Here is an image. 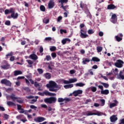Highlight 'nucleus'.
Here are the masks:
<instances>
[{
	"instance_id": "6e6d98bb",
	"label": "nucleus",
	"mask_w": 124,
	"mask_h": 124,
	"mask_svg": "<svg viewBox=\"0 0 124 124\" xmlns=\"http://www.w3.org/2000/svg\"><path fill=\"white\" fill-rule=\"evenodd\" d=\"M30 108H31V109H34V110H36V109H37V107H36L34 105L30 106Z\"/></svg>"
},
{
	"instance_id": "2eb2a0df",
	"label": "nucleus",
	"mask_w": 124,
	"mask_h": 124,
	"mask_svg": "<svg viewBox=\"0 0 124 124\" xmlns=\"http://www.w3.org/2000/svg\"><path fill=\"white\" fill-rule=\"evenodd\" d=\"M34 85L35 88H38V91H39L40 92H41V91H42V89H40V88H41V86L39 85V83H38V82H37V81H35Z\"/></svg>"
},
{
	"instance_id": "72a5a7b5",
	"label": "nucleus",
	"mask_w": 124,
	"mask_h": 124,
	"mask_svg": "<svg viewBox=\"0 0 124 124\" xmlns=\"http://www.w3.org/2000/svg\"><path fill=\"white\" fill-rule=\"evenodd\" d=\"M10 98L12 100H16V99H18V98L16 97H15V95L13 94L10 96Z\"/></svg>"
},
{
	"instance_id": "f704fd0d",
	"label": "nucleus",
	"mask_w": 124,
	"mask_h": 124,
	"mask_svg": "<svg viewBox=\"0 0 124 124\" xmlns=\"http://www.w3.org/2000/svg\"><path fill=\"white\" fill-rule=\"evenodd\" d=\"M87 32L88 34H93L94 33V31H93V29H90L88 30Z\"/></svg>"
},
{
	"instance_id": "69168bd1",
	"label": "nucleus",
	"mask_w": 124,
	"mask_h": 124,
	"mask_svg": "<svg viewBox=\"0 0 124 124\" xmlns=\"http://www.w3.org/2000/svg\"><path fill=\"white\" fill-rule=\"evenodd\" d=\"M62 43L63 44V45H64V44H66V39H63L62 41Z\"/></svg>"
},
{
	"instance_id": "7c9ffc66",
	"label": "nucleus",
	"mask_w": 124,
	"mask_h": 124,
	"mask_svg": "<svg viewBox=\"0 0 124 124\" xmlns=\"http://www.w3.org/2000/svg\"><path fill=\"white\" fill-rule=\"evenodd\" d=\"M41 11H43V12H45V10H46V8H45V6L43 5H41L40 7Z\"/></svg>"
},
{
	"instance_id": "864d4df0",
	"label": "nucleus",
	"mask_w": 124,
	"mask_h": 124,
	"mask_svg": "<svg viewBox=\"0 0 124 124\" xmlns=\"http://www.w3.org/2000/svg\"><path fill=\"white\" fill-rule=\"evenodd\" d=\"M45 40L46 41H51V40H52V38L50 37H46V38L45 39Z\"/></svg>"
},
{
	"instance_id": "f03ea898",
	"label": "nucleus",
	"mask_w": 124,
	"mask_h": 124,
	"mask_svg": "<svg viewBox=\"0 0 124 124\" xmlns=\"http://www.w3.org/2000/svg\"><path fill=\"white\" fill-rule=\"evenodd\" d=\"M57 102V98L55 97H50L49 98H46L44 99V102L45 103H48L52 104V103H56Z\"/></svg>"
},
{
	"instance_id": "052dcab7",
	"label": "nucleus",
	"mask_w": 124,
	"mask_h": 124,
	"mask_svg": "<svg viewBox=\"0 0 124 124\" xmlns=\"http://www.w3.org/2000/svg\"><path fill=\"white\" fill-rule=\"evenodd\" d=\"M0 111L3 112L5 111V108L3 107L0 106Z\"/></svg>"
},
{
	"instance_id": "bb28decb",
	"label": "nucleus",
	"mask_w": 124,
	"mask_h": 124,
	"mask_svg": "<svg viewBox=\"0 0 124 124\" xmlns=\"http://www.w3.org/2000/svg\"><path fill=\"white\" fill-rule=\"evenodd\" d=\"M64 88H65V89H71V88H73V84L64 85Z\"/></svg>"
},
{
	"instance_id": "7ed1b4c3",
	"label": "nucleus",
	"mask_w": 124,
	"mask_h": 124,
	"mask_svg": "<svg viewBox=\"0 0 124 124\" xmlns=\"http://www.w3.org/2000/svg\"><path fill=\"white\" fill-rule=\"evenodd\" d=\"M10 11V13H12L11 15V17L12 18H13V19H17L18 18V13H16L15 14V11H14V9L13 8H11L10 10H9Z\"/></svg>"
},
{
	"instance_id": "bf43d9fd",
	"label": "nucleus",
	"mask_w": 124,
	"mask_h": 124,
	"mask_svg": "<svg viewBox=\"0 0 124 124\" xmlns=\"http://www.w3.org/2000/svg\"><path fill=\"white\" fill-rule=\"evenodd\" d=\"M10 61L11 62H14V61H15V57L14 56H11Z\"/></svg>"
},
{
	"instance_id": "4c0bfd02",
	"label": "nucleus",
	"mask_w": 124,
	"mask_h": 124,
	"mask_svg": "<svg viewBox=\"0 0 124 124\" xmlns=\"http://www.w3.org/2000/svg\"><path fill=\"white\" fill-rule=\"evenodd\" d=\"M59 2H61V3H67L68 0H59Z\"/></svg>"
},
{
	"instance_id": "774afa93",
	"label": "nucleus",
	"mask_w": 124,
	"mask_h": 124,
	"mask_svg": "<svg viewBox=\"0 0 124 124\" xmlns=\"http://www.w3.org/2000/svg\"><path fill=\"white\" fill-rule=\"evenodd\" d=\"M119 124H124V118L120 120Z\"/></svg>"
},
{
	"instance_id": "0e129e2a",
	"label": "nucleus",
	"mask_w": 124,
	"mask_h": 124,
	"mask_svg": "<svg viewBox=\"0 0 124 124\" xmlns=\"http://www.w3.org/2000/svg\"><path fill=\"white\" fill-rule=\"evenodd\" d=\"M41 107H42V108H45V109H46L47 108V105L45 104L41 105Z\"/></svg>"
},
{
	"instance_id": "473e14b6",
	"label": "nucleus",
	"mask_w": 124,
	"mask_h": 124,
	"mask_svg": "<svg viewBox=\"0 0 124 124\" xmlns=\"http://www.w3.org/2000/svg\"><path fill=\"white\" fill-rule=\"evenodd\" d=\"M100 101L101 103V106H104V105H105V100L104 99H100Z\"/></svg>"
},
{
	"instance_id": "3c124183",
	"label": "nucleus",
	"mask_w": 124,
	"mask_h": 124,
	"mask_svg": "<svg viewBox=\"0 0 124 124\" xmlns=\"http://www.w3.org/2000/svg\"><path fill=\"white\" fill-rule=\"evenodd\" d=\"M96 90H97V89H96V87H92L91 88V91L93 93H95V91H96Z\"/></svg>"
},
{
	"instance_id": "a18cd8bd",
	"label": "nucleus",
	"mask_w": 124,
	"mask_h": 124,
	"mask_svg": "<svg viewBox=\"0 0 124 124\" xmlns=\"http://www.w3.org/2000/svg\"><path fill=\"white\" fill-rule=\"evenodd\" d=\"M76 92L78 94V95L82 94L83 93V91H82L81 90H78L76 91Z\"/></svg>"
},
{
	"instance_id": "b1692460",
	"label": "nucleus",
	"mask_w": 124,
	"mask_h": 124,
	"mask_svg": "<svg viewBox=\"0 0 124 124\" xmlns=\"http://www.w3.org/2000/svg\"><path fill=\"white\" fill-rule=\"evenodd\" d=\"M22 71H14V75L15 76H17V75H21L22 74Z\"/></svg>"
},
{
	"instance_id": "f3484780",
	"label": "nucleus",
	"mask_w": 124,
	"mask_h": 124,
	"mask_svg": "<svg viewBox=\"0 0 124 124\" xmlns=\"http://www.w3.org/2000/svg\"><path fill=\"white\" fill-rule=\"evenodd\" d=\"M79 36L81 38H87V37H89V35L87 34V33L81 32Z\"/></svg>"
},
{
	"instance_id": "c756f323",
	"label": "nucleus",
	"mask_w": 124,
	"mask_h": 124,
	"mask_svg": "<svg viewBox=\"0 0 124 124\" xmlns=\"http://www.w3.org/2000/svg\"><path fill=\"white\" fill-rule=\"evenodd\" d=\"M76 87H83V86H85V84L80 82V83H78L76 84Z\"/></svg>"
},
{
	"instance_id": "680f3d73",
	"label": "nucleus",
	"mask_w": 124,
	"mask_h": 124,
	"mask_svg": "<svg viewBox=\"0 0 124 124\" xmlns=\"http://www.w3.org/2000/svg\"><path fill=\"white\" fill-rule=\"evenodd\" d=\"M38 94L39 95H41V96H44V95H45V94L44 93V92H43V93L39 92Z\"/></svg>"
},
{
	"instance_id": "dca6fc26",
	"label": "nucleus",
	"mask_w": 124,
	"mask_h": 124,
	"mask_svg": "<svg viewBox=\"0 0 124 124\" xmlns=\"http://www.w3.org/2000/svg\"><path fill=\"white\" fill-rule=\"evenodd\" d=\"M26 62H28L29 65H28V67H32V64H33V61L30 60H27Z\"/></svg>"
},
{
	"instance_id": "e433bc0d",
	"label": "nucleus",
	"mask_w": 124,
	"mask_h": 124,
	"mask_svg": "<svg viewBox=\"0 0 124 124\" xmlns=\"http://www.w3.org/2000/svg\"><path fill=\"white\" fill-rule=\"evenodd\" d=\"M50 50L51 52H55L57 50V47L56 46H51Z\"/></svg>"
},
{
	"instance_id": "8fccbe9b",
	"label": "nucleus",
	"mask_w": 124,
	"mask_h": 124,
	"mask_svg": "<svg viewBox=\"0 0 124 124\" xmlns=\"http://www.w3.org/2000/svg\"><path fill=\"white\" fill-rule=\"evenodd\" d=\"M51 57L53 59H55V58H57V54L55 52H53L51 53Z\"/></svg>"
},
{
	"instance_id": "aec40b11",
	"label": "nucleus",
	"mask_w": 124,
	"mask_h": 124,
	"mask_svg": "<svg viewBox=\"0 0 124 124\" xmlns=\"http://www.w3.org/2000/svg\"><path fill=\"white\" fill-rule=\"evenodd\" d=\"M80 7L83 10H85V9H87V8H88L87 5L82 3H80Z\"/></svg>"
},
{
	"instance_id": "ddd939ff",
	"label": "nucleus",
	"mask_w": 124,
	"mask_h": 124,
	"mask_svg": "<svg viewBox=\"0 0 124 124\" xmlns=\"http://www.w3.org/2000/svg\"><path fill=\"white\" fill-rule=\"evenodd\" d=\"M110 120L111 123H115L116 121L118 120V117H117L116 115H114L110 117Z\"/></svg>"
},
{
	"instance_id": "49530a36",
	"label": "nucleus",
	"mask_w": 124,
	"mask_h": 124,
	"mask_svg": "<svg viewBox=\"0 0 124 124\" xmlns=\"http://www.w3.org/2000/svg\"><path fill=\"white\" fill-rule=\"evenodd\" d=\"M58 101L59 103L63 102L64 101V99L62 98H58Z\"/></svg>"
},
{
	"instance_id": "cd10ccee",
	"label": "nucleus",
	"mask_w": 124,
	"mask_h": 124,
	"mask_svg": "<svg viewBox=\"0 0 124 124\" xmlns=\"http://www.w3.org/2000/svg\"><path fill=\"white\" fill-rule=\"evenodd\" d=\"M93 115H94V113L92 111H88L86 113V116H93Z\"/></svg>"
},
{
	"instance_id": "0eeeda50",
	"label": "nucleus",
	"mask_w": 124,
	"mask_h": 124,
	"mask_svg": "<svg viewBox=\"0 0 124 124\" xmlns=\"http://www.w3.org/2000/svg\"><path fill=\"white\" fill-rule=\"evenodd\" d=\"M123 36H124L123 33H120L118 34V35L115 36V38L116 41L120 42V41H122V40H123Z\"/></svg>"
},
{
	"instance_id": "2f4dec72",
	"label": "nucleus",
	"mask_w": 124,
	"mask_h": 124,
	"mask_svg": "<svg viewBox=\"0 0 124 124\" xmlns=\"http://www.w3.org/2000/svg\"><path fill=\"white\" fill-rule=\"evenodd\" d=\"M123 71H120V74H119V76L120 77V78L122 79V80H124V76L123 75Z\"/></svg>"
},
{
	"instance_id": "c03bdc74",
	"label": "nucleus",
	"mask_w": 124,
	"mask_h": 124,
	"mask_svg": "<svg viewBox=\"0 0 124 124\" xmlns=\"http://www.w3.org/2000/svg\"><path fill=\"white\" fill-rule=\"evenodd\" d=\"M49 19L44 18L43 22V23H45V24H48V23H49Z\"/></svg>"
},
{
	"instance_id": "4be33fe9",
	"label": "nucleus",
	"mask_w": 124,
	"mask_h": 124,
	"mask_svg": "<svg viewBox=\"0 0 124 124\" xmlns=\"http://www.w3.org/2000/svg\"><path fill=\"white\" fill-rule=\"evenodd\" d=\"M7 104L8 106H16V104L14 103L13 102L8 101L7 102Z\"/></svg>"
},
{
	"instance_id": "5fc2aeb1",
	"label": "nucleus",
	"mask_w": 124,
	"mask_h": 124,
	"mask_svg": "<svg viewBox=\"0 0 124 124\" xmlns=\"http://www.w3.org/2000/svg\"><path fill=\"white\" fill-rule=\"evenodd\" d=\"M82 32V33H87V30L86 29H81L80 30V33Z\"/></svg>"
},
{
	"instance_id": "20e7f679",
	"label": "nucleus",
	"mask_w": 124,
	"mask_h": 124,
	"mask_svg": "<svg viewBox=\"0 0 124 124\" xmlns=\"http://www.w3.org/2000/svg\"><path fill=\"white\" fill-rule=\"evenodd\" d=\"M123 64H124V61L121 60H118L115 63L114 65L118 68H121V67H123Z\"/></svg>"
},
{
	"instance_id": "f257e3e1",
	"label": "nucleus",
	"mask_w": 124,
	"mask_h": 124,
	"mask_svg": "<svg viewBox=\"0 0 124 124\" xmlns=\"http://www.w3.org/2000/svg\"><path fill=\"white\" fill-rule=\"evenodd\" d=\"M46 87L49 89V92H54V93H57L58 91L55 88H58V86L57 84V83L54 81H49V84L46 85Z\"/></svg>"
},
{
	"instance_id": "13d9d810",
	"label": "nucleus",
	"mask_w": 124,
	"mask_h": 124,
	"mask_svg": "<svg viewBox=\"0 0 124 124\" xmlns=\"http://www.w3.org/2000/svg\"><path fill=\"white\" fill-rule=\"evenodd\" d=\"M88 72L90 75H93V69H89Z\"/></svg>"
},
{
	"instance_id": "e2e57ef3",
	"label": "nucleus",
	"mask_w": 124,
	"mask_h": 124,
	"mask_svg": "<svg viewBox=\"0 0 124 124\" xmlns=\"http://www.w3.org/2000/svg\"><path fill=\"white\" fill-rule=\"evenodd\" d=\"M75 72H76V71H75V70H71L70 71V74H74V73H75Z\"/></svg>"
},
{
	"instance_id": "9d476101",
	"label": "nucleus",
	"mask_w": 124,
	"mask_h": 124,
	"mask_svg": "<svg viewBox=\"0 0 124 124\" xmlns=\"http://www.w3.org/2000/svg\"><path fill=\"white\" fill-rule=\"evenodd\" d=\"M44 94L45 95L48 96H55V95H56V93H50L47 90L44 91Z\"/></svg>"
},
{
	"instance_id": "4d7b16f0",
	"label": "nucleus",
	"mask_w": 124,
	"mask_h": 124,
	"mask_svg": "<svg viewBox=\"0 0 124 124\" xmlns=\"http://www.w3.org/2000/svg\"><path fill=\"white\" fill-rule=\"evenodd\" d=\"M62 20V16H60L57 18V22H61Z\"/></svg>"
},
{
	"instance_id": "a19ab883",
	"label": "nucleus",
	"mask_w": 124,
	"mask_h": 124,
	"mask_svg": "<svg viewBox=\"0 0 124 124\" xmlns=\"http://www.w3.org/2000/svg\"><path fill=\"white\" fill-rule=\"evenodd\" d=\"M65 101V103H67V102H69V101H71V99L70 98H64V101Z\"/></svg>"
},
{
	"instance_id": "1a4fd4ad",
	"label": "nucleus",
	"mask_w": 124,
	"mask_h": 124,
	"mask_svg": "<svg viewBox=\"0 0 124 124\" xmlns=\"http://www.w3.org/2000/svg\"><path fill=\"white\" fill-rule=\"evenodd\" d=\"M113 102L114 103H110L109 104V108L110 109H112V108H113V107H116V106H118V103H119L118 101L116 99L114 100L113 101Z\"/></svg>"
},
{
	"instance_id": "6ab92c4d",
	"label": "nucleus",
	"mask_w": 124,
	"mask_h": 124,
	"mask_svg": "<svg viewBox=\"0 0 124 124\" xmlns=\"http://www.w3.org/2000/svg\"><path fill=\"white\" fill-rule=\"evenodd\" d=\"M82 60L83 64H87V62H90L91 61L88 58H83Z\"/></svg>"
},
{
	"instance_id": "a211bd4d",
	"label": "nucleus",
	"mask_w": 124,
	"mask_h": 124,
	"mask_svg": "<svg viewBox=\"0 0 124 124\" xmlns=\"http://www.w3.org/2000/svg\"><path fill=\"white\" fill-rule=\"evenodd\" d=\"M101 94H105L106 95H107V94H108L109 93V90L106 89V90H103L102 91H101Z\"/></svg>"
},
{
	"instance_id": "423d86ee",
	"label": "nucleus",
	"mask_w": 124,
	"mask_h": 124,
	"mask_svg": "<svg viewBox=\"0 0 124 124\" xmlns=\"http://www.w3.org/2000/svg\"><path fill=\"white\" fill-rule=\"evenodd\" d=\"M110 21L111 23H113V24H116L117 22H118V17L117 16V15H116V14H113L111 15Z\"/></svg>"
},
{
	"instance_id": "ea45409f",
	"label": "nucleus",
	"mask_w": 124,
	"mask_h": 124,
	"mask_svg": "<svg viewBox=\"0 0 124 124\" xmlns=\"http://www.w3.org/2000/svg\"><path fill=\"white\" fill-rule=\"evenodd\" d=\"M63 33H67V31H66V30H65L61 29L60 30V33L61 34H62Z\"/></svg>"
},
{
	"instance_id": "f8f14e48",
	"label": "nucleus",
	"mask_w": 124,
	"mask_h": 124,
	"mask_svg": "<svg viewBox=\"0 0 124 124\" xmlns=\"http://www.w3.org/2000/svg\"><path fill=\"white\" fill-rule=\"evenodd\" d=\"M30 58L33 61H36L38 59V57L35 54H32L30 55Z\"/></svg>"
},
{
	"instance_id": "37998d69",
	"label": "nucleus",
	"mask_w": 124,
	"mask_h": 124,
	"mask_svg": "<svg viewBox=\"0 0 124 124\" xmlns=\"http://www.w3.org/2000/svg\"><path fill=\"white\" fill-rule=\"evenodd\" d=\"M23 90H24V91H26L27 92H31V89H30V88L29 87H23Z\"/></svg>"
},
{
	"instance_id": "603ef678",
	"label": "nucleus",
	"mask_w": 124,
	"mask_h": 124,
	"mask_svg": "<svg viewBox=\"0 0 124 124\" xmlns=\"http://www.w3.org/2000/svg\"><path fill=\"white\" fill-rule=\"evenodd\" d=\"M37 71L39 74H42L43 73V70L42 69H38Z\"/></svg>"
},
{
	"instance_id": "58836bf2",
	"label": "nucleus",
	"mask_w": 124,
	"mask_h": 124,
	"mask_svg": "<svg viewBox=\"0 0 124 124\" xmlns=\"http://www.w3.org/2000/svg\"><path fill=\"white\" fill-rule=\"evenodd\" d=\"M97 51L98 53H100L101 51H102V46H97Z\"/></svg>"
},
{
	"instance_id": "4468645a",
	"label": "nucleus",
	"mask_w": 124,
	"mask_h": 124,
	"mask_svg": "<svg viewBox=\"0 0 124 124\" xmlns=\"http://www.w3.org/2000/svg\"><path fill=\"white\" fill-rule=\"evenodd\" d=\"M115 8H117V7L113 4H110L108 5L107 7V9H108L109 10H112L113 9H115Z\"/></svg>"
},
{
	"instance_id": "412c9836",
	"label": "nucleus",
	"mask_w": 124,
	"mask_h": 124,
	"mask_svg": "<svg viewBox=\"0 0 124 124\" xmlns=\"http://www.w3.org/2000/svg\"><path fill=\"white\" fill-rule=\"evenodd\" d=\"M91 62H100V59L97 57H93L92 59L91 60Z\"/></svg>"
},
{
	"instance_id": "09e8293b",
	"label": "nucleus",
	"mask_w": 124,
	"mask_h": 124,
	"mask_svg": "<svg viewBox=\"0 0 124 124\" xmlns=\"http://www.w3.org/2000/svg\"><path fill=\"white\" fill-rule=\"evenodd\" d=\"M5 90L6 92L8 93V92H11V91H13V88H5Z\"/></svg>"
},
{
	"instance_id": "79ce46f5",
	"label": "nucleus",
	"mask_w": 124,
	"mask_h": 124,
	"mask_svg": "<svg viewBox=\"0 0 124 124\" xmlns=\"http://www.w3.org/2000/svg\"><path fill=\"white\" fill-rule=\"evenodd\" d=\"M5 25H6V26H10L11 22L10 20H7L5 22Z\"/></svg>"
},
{
	"instance_id": "a878e982",
	"label": "nucleus",
	"mask_w": 124,
	"mask_h": 124,
	"mask_svg": "<svg viewBox=\"0 0 124 124\" xmlns=\"http://www.w3.org/2000/svg\"><path fill=\"white\" fill-rule=\"evenodd\" d=\"M100 84H101V85H103V86H104V88H106V89H108V88H109V84H108V83L102 82H100Z\"/></svg>"
},
{
	"instance_id": "de8ad7c7",
	"label": "nucleus",
	"mask_w": 124,
	"mask_h": 124,
	"mask_svg": "<svg viewBox=\"0 0 124 124\" xmlns=\"http://www.w3.org/2000/svg\"><path fill=\"white\" fill-rule=\"evenodd\" d=\"M46 61H51V60H52V58H51V56L50 55H46Z\"/></svg>"
},
{
	"instance_id": "c9c22d12",
	"label": "nucleus",
	"mask_w": 124,
	"mask_h": 124,
	"mask_svg": "<svg viewBox=\"0 0 124 124\" xmlns=\"http://www.w3.org/2000/svg\"><path fill=\"white\" fill-rule=\"evenodd\" d=\"M12 56H13V52H11L6 55V59H8L9 57H12Z\"/></svg>"
},
{
	"instance_id": "c85d7f7f",
	"label": "nucleus",
	"mask_w": 124,
	"mask_h": 124,
	"mask_svg": "<svg viewBox=\"0 0 124 124\" xmlns=\"http://www.w3.org/2000/svg\"><path fill=\"white\" fill-rule=\"evenodd\" d=\"M69 81H70V84H71V83H75V82H77V78H71V79H69Z\"/></svg>"
},
{
	"instance_id": "39448f33",
	"label": "nucleus",
	"mask_w": 124,
	"mask_h": 124,
	"mask_svg": "<svg viewBox=\"0 0 124 124\" xmlns=\"http://www.w3.org/2000/svg\"><path fill=\"white\" fill-rule=\"evenodd\" d=\"M1 84H4L6 86H8V87H11L12 83L10 81L6 79H1L0 81Z\"/></svg>"
},
{
	"instance_id": "9b49d317",
	"label": "nucleus",
	"mask_w": 124,
	"mask_h": 124,
	"mask_svg": "<svg viewBox=\"0 0 124 124\" xmlns=\"http://www.w3.org/2000/svg\"><path fill=\"white\" fill-rule=\"evenodd\" d=\"M46 119L44 117H37L36 119H34L35 122H37L38 123H42V122H44Z\"/></svg>"
},
{
	"instance_id": "393cba45",
	"label": "nucleus",
	"mask_w": 124,
	"mask_h": 124,
	"mask_svg": "<svg viewBox=\"0 0 124 124\" xmlns=\"http://www.w3.org/2000/svg\"><path fill=\"white\" fill-rule=\"evenodd\" d=\"M10 65L8 64H6V65H3L2 66H1V68L3 69H8L9 68Z\"/></svg>"
},
{
	"instance_id": "338daca9",
	"label": "nucleus",
	"mask_w": 124,
	"mask_h": 124,
	"mask_svg": "<svg viewBox=\"0 0 124 124\" xmlns=\"http://www.w3.org/2000/svg\"><path fill=\"white\" fill-rule=\"evenodd\" d=\"M9 13H10V11H9V10L8 9H6L5 10V14L6 15H7V14H9Z\"/></svg>"
},
{
	"instance_id": "5701e85b",
	"label": "nucleus",
	"mask_w": 124,
	"mask_h": 124,
	"mask_svg": "<svg viewBox=\"0 0 124 124\" xmlns=\"http://www.w3.org/2000/svg\"><path fill=\"white\" fill-rule=\"evenodd\" d=\"M46 79H51V74L50 73H46L44 75Z\"/></svg>"
},
{
	"instance_id": "6e6552de",
	"label": "nucleus",
	"mask_w": 124,
	"mask_h": 124,
	"mask_svg": "<svg viewBox=\"0 0 124 124\" xmlns=\"http://www.w3.org/2000/svg\"><path fill=\"white\" fill-rule=\"evenodd\" d=\"M55 6V2L53 0H50L48 4V8L49 9H52Z\"/></svg>"
}]
</instances>
